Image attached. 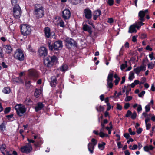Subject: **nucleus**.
<instances>
[{
    "mask_svg": "<svg viewBox=\"0 0 155 155\" xmlns=\"http://www.w3.org/2000/svg\"><path fill=\"white\" fill-rule=\"evenodd\" d=\"M44 10L43 7L40 4H35L34 9V14L37 18H42L44 15Z\"/></svg>",
    "mask_w": 155,
    "mask_h": 155,
    "instance_id": "nucleus-1",
    "label": "nucleus"
},
{
    "mask_svg": "<svg viewBox=\"0 0 155 155\" xmlns=\"http://www.w3.org/2000/svg\"><path fill=\"white\" fill-rule=\"evenodd\" d=\"M48 47L49 49L51 50H53V49L55 50H60L63 47L62 42L61 41H57L54 43L53 45L51 42H49Z\"/></svg>",
    "mask_w": 155,
    "mask_h": 155,
    "instance_id": "nucleus-2",
    "label": "nucleus"
},
{
    "mask_svg": "<svg viewBox=\"0 0 155 155\" xmlns=\"http://www.w3.org/2000/svg\"><path fill=\"white\" fill-rule=\"evenodd\" d=\"M143 24H144V23H143L142 22H139V21H137L130 26L128 32L131 33H136L137 31L136 28H137V29H139L140 28Z\"/></svg>",
    "mask_w": 155,
    "mask_h": 155,
    "instance_id": "nucleus-3",
    "label": "nucleus"
},
{
    "mask_svg": "<svg viewBox=\"0 0 155 155\" xmlns=\"http://www.w3.org/2000/svg\"><path fill=\"white\" fill-rule=\"evenodd\" d=\"M21 31L23 36H27L30 35L31 29L30 26L27 24H22L21 26Z\"/></svg>",
    "mask_w": 155,
    "mask_h": 155,
    "instance_id": "nucleus-4",
    "label": "nucleus"
},
{
    "mask_svg": "<svg viewBox=\"0 0 155 155\" xmlns=\"http://www.w3.org/2000/svg\"><path fill=\"white\" fill-rule=\"evenodd\" d=\"M57 57L55 56H48L45 58L44 61L45 64L48 67L52 66L56 61Z\"/></svg>",
    "mask_w": 155,
    "mask_h": 155,
    "instance_id": "nucleus-5",
    "label": "nucleus"
},
{
    "mask_svg": "<svg viewBox=\"0 0 155 155\" xmlns=\"http://www.w3.org/2000/svg\"><path fill=\"white\" fill-rule=\"evenodd\" d=\"M17 114L22 116L23 114L26 111V109L25 106L22 104H19L16 105L15 107Z\"/></svg>",
    "mask_w": 155,
    "mask_h": 155,
    "instance_id": "nucleus-6",
    "label": "nucleus"
},
{
    "mask_svg": "<svg viewBox=\"0 0 155 155\" xmlns=\"http://www.w3.org/2000/svg\"><path fill=\"white\" fill-rule=\"evenodd\" d=\"M14 57L16 59L21 61L24 59V55L22 50L17 49L14 52Z\"/></svg>",
    "mask_w": 155,
    "mask_h": 155,
    "instance_id": "nucleus-7",
    "label": "nucleus"
},
{
    "mask_svg": "<svg viewBox=\"0 0 155 155\" xmlns=\"http://www.w3.org/2000/svg\"><path fill=\"white\" fill-rule=\"evenodd\" d=\"M13 15L15 18H19L21 15V10L18 5H16L13 8Z\"/></svg>",
    "mask_w": 155,
    "mask_h": 155,
    "instance_id": "nucleus-8",
    "label": "nucleus"
},
{
    "mask_svg": "<svg viewBox=\"0 0 155 155\" xmlns=\"http://www.w3.org/2000/svg\"><path fill=\"white\" fill-rule=\"evenodd\" d=\"M64 41L66 42V45L68 48H71L72 46H76V43L75 41L71 38L66 37Z\"/></svg>",
    "mask_w": 155,
    "mask_h": 155,
    "instance_id": "nucleus-9",
    "label": "nucleus"
},
{
    "mask_svg": "<svg viewBox=\"0 0 155 155\" xmlns=\"http://www.w3.org/2000/svg\"><path fill=\"white\" fill-rule=\"evenodd\" d=\"M21 150L23 153L27 154L28 153L32 150V146L30 143H27L25 145L22 147L21 148Z\"/></svg>",
    "mask_w": 155,
    "mask_h": 155,
    "instance_id": "nucleus-10",
    "label": "nucleus"
},
{
    "mask_svg": "<svg viewBox=\"0 0 155 155\" xmlns=\"http://www.w3.org/2000/svg\"><path fill=\"white\" fill-rule=\"evenodd\" d=\"M148 13V11L147 9H146L144 11H140L138 13V19L140 21L139 22H142L144 21L145 19L144 17L146 14Z\"/></svg>",
    "mask_w": 155,
    "mask_h": 155,
    "instance_id": "nucleus-11",
    "label": "nucleus"
},
{
    "mask_svg": "<svg viewBox=\"0 0 155 155\" xmlns=\"http://www.w3.org/2000/svg\"><path fill=\"white\" fill-rule=\"evenodd\" d=\"M28 75L29 78L34 79L38 77V73L37 71L34 69H29L28 71Z\"/></svg>",
    "mask_w": 155,
    "mask_h": 155,
    "instance_id": "nucleus-12",
    "label": "nucleus"
},
{
    "mask_svg": "<svg viewBox=\"0 0 155 155\" xmlns=\"http://www.w3.org/2000/svg\"><path fill=\"white\" fill-rule=\"evenodd\" d=\"M113 71H111L109 73L107 79V85L110 88H112L113 87L112 81H113Z\"/></svg>",
    "mask_w": 155,
    "mask_h": 155,
    "instance_id": "nucleus-13",
    "label": "nucleus"
},
{
    "mask_svg": "<svg viewBox=\"0 0 155 155\" xmlns=\"http://www.w3.org/2000/svg\"><path fill=\"white\" fill-rule=\"evenodd\" d=\"M71 12L69 10L64 9L62 12V16L64 20L68 19L71 16Z\"/></svg>",
    "mask_w": 155,
    "mask_h": 155,
    "instance_id": "nucleus-14",
    "label": "nucleus"
},
{
    "mask_svg": "<svg viewBox=\"0 0 155 155\" xmlns=\"http://www.w3.org/2000/svg\"><path fill=\"white\" fill-rule=\"evenodd\" d=\"M39 55L41 56H45L47 55L48 51L46 48L44 47H41L38 50Z\"/></svg>",
    "mask_w": 155,
    "mask_h": 155,
    "instance_id": "nucleus-15",
    "label": "nucleus"
},
{
    "mask_svg": "<svg viewBox=\"0 0 155 155\" xmlns=\"http://www.w3.org/2000/svg\"><path fill=\"white\" fill-rule=\"evenodd\" d=\"M146 65L143 64V65L139 67H138L135 68L134 69L135 72L137 75H138L140 71L144 70H145V68Z\"/></svg>",
    "mask_w": 155,
    "mask_h": 155,
    "instance_id": "nucleus-16",
    "label": "nucleus"
},
{
    "mask_svg": "<svg viewBox=\"0 0 155 155\" xmlns=\"http://www.w3.org/2000/svg\"><path fill=\"white\" fill-rule=\"evenodd\" d=\"M85 17L87 19H90L92 17V12L89 9H85L84 10Z\"/></svg>",
    "mask_w": 155,
    "mask_h": 155,
    "instance_id": "nucleus-17",
    "label": "nucleus"
},
{
    "mask_svg": "<svg viewBox=\"0 0 155 155\" xmlns=\"http://www.w3.org/2000/svg\"><path fill=\"white\" fill-rule=\"evenodd\" d=\"M57 84V80L55 76L51 77V81L50 82V85L51 87H55Z\"/></svg>",
    "mask_w": 155,
    "mask_h": 155,
    "instance_id": "nucleus-18",
    "label": "nucleus"
},
{
    "mask_svg": "<svg viewBox=\"0 0 155 155\" xmlns=\"http://www.w3.org/2000/svg\"><path fill=\"white\" fill-rule=\"evenodd\" d=\"M44 32L45 36L49 38L51 35L50 28L48 27H45L44 29Z\"/></svg>",
    "mask_w": 155,
    "mask_h": 155,
    "instance_id": "nucleus-19",
    "label": "nucleus"
},
{
    "mask_svg": "<svg viewBox=\"0 0 155 155\" xmlns=\"http://www.w3.org/2000/svg\"><path fill=\"white\" fill-rule=\"evenodd\" d=\"M3 48L5 52L7 54H10L12 51L11 47L8 45H3Z\"/></svg>",
    "mask_w": 155,
    "mask_h": 155,
    "instance_id": "nucleus-20",
    "label": "nucleus"
},
{
    "mask_svg": "<svg viewBox=\"0 0 155 155\" xmlns=\"http://www.w3.org/2000/svg\"><path fill=\"white\" fill-rule=\"evenodd\" d=\"M101 11L100 10H97L94 12L93 19L96 20L97 18L99 17L101 14Z\"/></svg>",
    "mask_w": 155,
    "mask_h": 155,
    "instance_id": "nucleus-21",
    "label": "nucleus"
},
{
    "mask_svg": "<svg viewBox=\"0 0 155 155\" xmlns=\"http://www.w3.org/2000/svg\"><path fill=\"white\" fill-rule=\"evenodd\" d=\"M44 106V105L42 102L38 103L37 105L35 107V109L36 111L37 112L38 111L40 110Z\"/></svg>",
    "mask_w": 155,
    "mask_h": 155,
    "instance_id": "nucleus-22",
    "label": "nucleus"
},
{
    "mask_svg": "<svg viewBox=\"0 0 155 155\" xmlns=\"http://www.w3.org/2000/svg\"><path fill=\"white\" fill-rule=\"evenodd\" d=\"M94 146L92 143H89L88 144V150L91 153H93V150L94 149Z\"/></svg>",
    "mask_w": 155,
    "mask_h": 155,
    "instance_id": "nucleus-23",
    "label": "nucleus"
},
{
    "mask_svg": "<svg viewBox=\"0 0 155 155\" xmlns=\"http://www.w3.org/2000/svg\"><path fill=\"white\" fill-rule=\"evenodd\" d=\"M83 29L85 31H88L89 33H91V28L87 25H85L83 27Z\"/></svg>",
    "mask_w": 155,
    "mask_h": 155,
    "instance_id": "nucleus-24",
    "label": "nucleus"
},
{
    "mask_svg": "<svg viewBox=\"0 0 155 155\" xmlns=\"http://www.w3.org/2000/svg\"><path fill=\"white\" fill-rule=\"evenodd\" d=\"M154 148L155 147L151 145H150L149 146H146L144 147V150L145 151L148 152L150 150H153Z\"/></svg>",
    "mask_w": 155,
    "mask_h": 155,
    "instance_id": "nucleus-25",
    "label": "nucleus"
},
{
    "mask_svg": "<svg viewBox=\"0 0 155 155\" xmlns=\"http://www.w3.org/2000/svg\"><path fill=\"white\" fill-rule=\"evenodd\" d=\"M41 92L42 91L41 90L37 89H35L34 93L35 96L36 97H38L41 94Z\"/></svg>",
    "mask_w": 155,
    "mask_h": 155,
    "instance_id": "nucleus-26",
    "label": "nucleus"
},
{
    "mask_svg": "<svg viewBox=\"0 0 155 155\" xmlns=\"http://www.w3.org/2000/svg\"><path fill=\"white\" fill-rule=\"evenodd\" d=\"M25 103L27 105H31L33 104V102L29 98H27L25 101Z\"/></svg>",
    "mask_w": 155,
    "mask_h": 155,
    "instance_id": "nucleus-27",
    "label": "nucleus"
},
{
    "mask_svg": "<svg viewBox=\"0 0 155 155\" xmlns=\"http://www.w3.org/2000/svg\"><path fill=\"white\" fill-rule=\"evenodd\" d=\"M96 109L98 112H102L104 110V108L103 106L98 105L96 107Z\"/></svg>",
    "mask_w": 155,
    "mask_h": 155,
    "instance_id": "nucleus-28",
    "label": "nucleus"
},
{
    "mask_svg": "<svg viewBox=\"0 0 155 155\" xmlns=\"http://www.w3.org/2000/svg\"><path fill=\"white\" fill-rule=\"evenodd\" d=\"M68 1L73 5H77L80 2V0H68Z\"/></svg>",
    "mask_w": 155,
    "mask_h": 155,
    "instance_id": "nucleus-29",
    "label": "nucleus"
},
{
    "mask_svg": "<svg viewBox=\"0 0 155 155\" xmlns=\"http://www.w3.org/2000/svg\"><path fill=\"white\" fill-rule=\"evenodd\" d=\"M2 92L5 94H8L11 92L10 88L8 87H4L2 90Z\"/></svg>",
    "mask_w": 155,
    "mask_h": 155,
    "instance_id": "nucleus-30",
    "label": "nucleus"
},
{
    "mask_svg": "<svg viewBox=\"0 0 155 155\" xmlns=\"http://www.w3.org/2000/svg\"><path fill=\"white\" fill-rule=\"evenodd\" d=\"M6 147V146L5 144H3L0 147V150H1L2 153H5V152L7 151L5 150Z\"/></svg>",
    "mask_w": 155,
    "mask_h": 155,
    "instance_id": "nucleus-31",
    "label": "nucleus"
},
{
    "mask_svg": "<svg viewBox=\"0 0 155 155\" xmlns=\"http://www.w3.org/2000/svg\"><path fill=\"white\" fill-rule=\"evenodd\" d=\"M105 145V143L104 142H102L101 143H99L98 144V147L101 150H103L104 148V146Z\"/></svg>",
    "mask_w": 155,
    "mask_h": 155,
    "instance_id": "nucleus-32",
    "label": "nucleus"
},
{
    "mask_svg": "<svg viewBox=\"0 0 155 155\" xmlns=\"http://www.w3.org/2000/svg\"><path fill=\"white\" fill-rule=\"evenodd\" d=\"M68 69V66L66 64H64L61 66L60 69L62 71H65L67 70Z\"/></svg>",
    "mask_w": 155,
    "mask_h": 155,
    "instance_id": "nucleus-33",
    "label": "nucleus"
},
{
    "mask_svg": "<svg viewBox=\"0 0 155 155\" xmlns=\"http://www.w3.org/2000/svg\"><path fill=\"white\" fill-rule=\"evenodd\" d=\"M135 78L134 73L133 72L131 71L129 74V79L130 80H133Z\"/></svg>",
    "mask_w": 155,
    "mask_h": 155,
    "instance_id": "nucleus-34",
    "label": "nucleus"
},
{
    "mask_svg": "<svg viewBox=\"0 0 155 155\" xmlns=\"http://www.w3.org/2000/svg\"><path fill=\"white\" fill-rule=\"evenodd\" d=\"M15 81L17 83H23V80L20 77H18L16 78H15Z\"/></svg>",
    "mask_w": 155,
    "mask_h": 155,
    "instance_id": "nucleus-35",
    "label": "nucleus"
},
{
    "mask_svg": "<svg viewBox=\"0 0 155 155\" xmlns=\"http://www.w3.org/2000/svg\"><path fill=\"white\" fill-rule=\"evenodd\" d=\"M58 25H59L61 27H64L65 26V25L63 21L60 19L59 20V23Z\"/></svg>",
    "mask_w": 155,
    "mask_h": 155,
    "instance_id": "nucleus-36",
    "label": "nucleus"
},
{
    "mask_svg": "<svg viewBox=\"0 0 155 155\" xmlns=\"http://www.w3.org/2000/svg\"><path fill=\"white\" fill-rule=\"evenodd\" d=\"M150 103H149L148 105H146L145 107V109L146 112H148L150 109Z\"/></svg>",
    "mask_w": 155,
    "mask_h": 155,
    "instance_id": "nucleus-37",
    "label": "nucleus"
},
{
    "mask_svg": "<svg viewBox=\"0 0 155 155\" xmlns=\"http://www.w3.org/2000/svg\"><path fill=\"white\" fill-rule=\"evenodd\" d=\"M99 135L102 138L104 137L105 136H108V135L107 134H105L103 132H100L99 133Z\"/></svg>",
    "mask_w": 155,
    "mask_h": 155,
    "instance_id": "nucleus-38",
    "label": "nucleus"
},
{
    "mask_svg": "<svg viewBox=\"0 0 155 155\" xmlns=\"http://www.w3.org/2000/svg\"><path fill=\"white\" fill-rule=\"evenodd\" d=\"M154 66V64H153V63L151 62L150 63L148 64V68H150V69H152L153 68Z\"/></svg>",
    "mask_w": 155,
    "mask_h": 155,
    "instance_id": "nucleus-39",
    "label": "nucleus"
},
{
    "mask_svg": "<svg viewBox=\"0 0 155 155\" xmlns=\"http://www.w3.org/2000/svg\"><path fill=\"white\" fill-rule=\"evenodd\" d=\"M127 97L125 99V101H130L132 99V97L131 96H126Z\"/></svg>",
    "mask_w": 155,
    "mask_h": 155,
    "instance_id": "nucleus-40",
    "label": "nucleus"
},
{
    "mask_svg": "<svg viewBox=\"0 0 155 155\" xmlns=\"http://www.w3.org/2000/svg\"><path fill=\"white\" fill-rule=\"evenodd\" d=\"M17 0H11V3L12 5L14 6H15L16 5H18L17 4Z\"/></svg>",
    "mask_w": 155,
    "mask_h": 155,
    "instance_id": "nucleus-41",
    "label": "nucleus"
},
{
    "mask_svg": "<svg viewBox=\"0 0 155 155\" xmlns=\"http://www.w3.org/2000/svg\"><path fill=\"white\" fill-rule=\"evenodd\" d=\"M91 142L92 143L94 146H95L97 144V141L94 138H92L91 139Z\"/></svg>",
    "mask_w": 155,
    "mask_h": 155,
    "instance_id": "nucleus-42",
    "label": "nucleus"
},
{
    "mask_svg": "<svg viewBox=\"0 0 155 155\" xmlns=\"http://www.w3.org/2000/svg\"><path fill=\"white\" fill-rule=\"evenodd\" d=\"M11 110V108L10 107H8L5 109L4 110V113L5 114H7L8 112H9Z\"/></svg>",
    "mask_w": 155,
    "mask_h": 155,
    "instance_id": "nucleus-43",
    "label": "nucleus"
},
{
    "mask_svg": "<svg viewBox=\"0 0 155 155\" xmlns=\"http://www.w3.org/2000/svg\"><path fill=\"white\" fill-rule=\"evenodd\" d=\"M117 107L116 108L117 109L119 110H121L122 109V106L120 105L119 103H117Z\"/></svg>",
    "mask_w": 155,
    "mask_h": 155,
    "instance_id": "nucleus-44",
    "label": "nucleus"
},
{
    "mask_svg": "<svg viewBox=\"0 0 155 155\" xmlns=\"http://www.w3.org/2000/svg\"><path fill=\"white\" fill-rule=\"evenodd\" d=\"M136 113L135 112H134L131 115V118L133 119H134L136 118Z\"/></svg>",
    "mask_w": 155,
    "mask_h": 155,
    "instance_id": "nucleus-45",
    "label": "nucleus"
},
{
    "mask_svg": "<svg viewBox=\"0 0 155 155\" xmlns=\"http://www.w3.org/2000/svg\"><path fill=\"white\" fill-rule=\"evenodd\" d=\"M107 3L110 6H112L114 4V0H108Z\"/></svg>",
    "mask_w": 155,
    "mask_h": 155,
    "instance_id": "nucleus-46",
    "label": "nucleus"
},
{
    "mask_svg": "<svg viewBox=\"0 0 155 155\" xmlns=\"http://www.w3.org/2000/svg\"><path fill=\"white\" fill-rule=\"evenodd\" d=\"M145 93V92L144 91H143L140 93L138 94V96L139 97H142L144 95Z\"/></svg>",
    "mask_w": 155,
    "mask_h": 155,
    "instance_id": "nucleus-47",
    "label": "nucleus"
},
{
    "mask_svg": "<svg viewBox=\"0 0 155 155\" xmlns=\"http://www.w3.org/2000/svg\"><path fill=\"white\" fill-rule=\"evenodd\" d=\"M0 57L3 58L4 57V54H3L2 50L1 48L0 47Z\"/></svg>",
    "mask_w": 155,
    "mask_h": 155,
    "instance_id": "nucleus-48",
    "label": "nucleus"
},
{
    "mask_svg": "<svg viewBox=\"0 0 155 155\" xmlns=\"http://www.w3.org/2000/svg\"><path fill=\"white\" fill-rule=\"evenodd\" d=\"M127 67V64H121L120 66V68L121 70H123L126 67Z\"/></svg>",
    "mask_w": 155,
    "mask_h": 155,
    "instance_id": "nucleus-49",
    "label": "nucleus"
},
{
    "mask_svg": "<svg viewBox=\"0 0 155 155\" xmlns=\"http://www.w3.org/2000/svg\"><path fill=\"white\" fill-rule=\"evenodd\" d=\"M132 114V113L129 110H128L126 115H125V116L127 117H129Z\"/></svg>",
    "mask_w": 155,
    "mask_h": 155,
    "instance_id": "nucleus-50",
    "label": "nucleus"
},
{
    "mask_svg": "<svg viewBox=\"0 0 155 155\" xmlns=\"http://www.w3.org/2000/svg\"><path fill=\"white\" fill-rule=\"evenodd\" d=\"M151 124L150 123L146 124V129L148 130L151 127Z\"/></svg>",
    "mask_w": 155,
    "mask_h": 155,
    "instance_id": "nucleus-51",
    "label": "nucleus"
},
{
    "mask_svg": "<svg viewBox=\"0 0 155 155\" xmlns=\"http://www.w3.org/2000/svg\"><path fill=\"white\" fill-rule=\"evenodd\" d=\"M142 110V107L141 105H139L137 107V110L138 112L141 111Z\"/></svg>",
    "mask_w": 155,
    "mask_h": 155,
    "instance_id": "nucleus-52",
    "label": "nucleus"
},
{
    "mask_svg": "<svg viewBox=\"0 0 155 155\" xmlns=\"http://www.w3.org/2000/svg\"><path fill=\"white\" fill-rule=\"evenodd\" d=\"M5 128V126L4 124H2L0 125V129L2 130H3Z\"/></svg>",
    "mask_w": 155,
    "mask_h": 155,
    "instance_id": "nucleus-53",
    "label": "nucleus"
},
{
    "mask_svg": "<svg viewBox=\"0 0 155 155\" xmlns=\"http://www.w3.org/2000/svg\"><path fill=\"white\" fill-rule=\"evenodd\" d=\"M120 80V78H118L116 79V80L114 81L115 84V85H117L119 81Z\"/></svg>",
    "mask_w": 155,
    "mask_h": 155,
    "instance_id": "nucleus-54",
    "label": "nucleus"
},
{
    "mask_svg": "<svg viewBox=\"0 0 155 155\" xmlns=\"http://www.w3.org/2000/svg\"><path fill=\"white\" fill-rule=\"evenodd\" d=\"M13 114H11L10 115H7L6 116V117H7V118L8 119V120H11V119L13 117Z\"/></svg>",
    "mask_w": 155,
    "mask_h": 155,
    "instance_id": "nucleus-55",
    "label": "nucleus"
},
{
    "mask_svg": "<svg viewBox=\"0 0 155 155\" xmlns=\"http://www.w3.org/2000/svg\"><path fill=\"white\" fill-rule=\"evenodd\" d=\"M40 143L38 142H37L34 144V145L36 147H40Z\"/></svg>",
    "mask_w": 155,
    "mask_h": 155,
    "instance_id": "nucleus-56",
    "label": "nucleus"
},
{
    "mask_svg": "<svg viewBox=\"0 0 155 155\" xmlns=\"http://www.w3.org/2000/svg\"><path fill=\"white\" fill-rule=\"evenodd\" d=\"M114 20L112 18H110L108 19L107 22L109 23H111L113 22Z\"/></svg>",
    "mask_w": 155,
    "mask_h": 155,
    "instance_id": "nucleus-57",
    "label": "nucleus"
},
{
    "mask_svg": "<svg viewBox=\"0 0 155 155\" xmlns=\"http://www.w3.org/2000/svg\"><path fill=\"white\" fill-rule=\"evenodd\" d=\"M130 106V104L129 103H126L124 106V108L125 109H128Z\"/></svg>",
    "mask_w": 155,
    "mask_h": 155,
    "instance_id": "nucleus-58",
    "label": "nucleus"
},
{
    "mask_svg": "<svg viewBox=\"0 0 155 155\" xmlns=\"http://www.w3.org/2000/svg\"><path fill=\"white\" fill-rule=\"evenodd\" d=\"M124 136L125 137L126 139H128L130 137V135L128 133H126L124 134Z\"/></svg>",
    "mask_w": 155,
    "mask_h": 155,
    "instance_id": "nucleus-59",
    "label": "nucleus"
},
{
    "mask_svg": "<svg viewBox=\"0 0 155 155\" xmlns=\"http://www.w3.org/2000/svg\"><path fill=\"white\" fill-rule=\"evenodd\" d=\"M137 36H134L132 37V41L133 42H135L137 41Z\"/></svg>",
    "mask_w": 155,
    "mask_h": 155,
    "instance_id": "nucleus-60",
    "label": "nucleus"
},
{
    "mask_svg": "<svg viewBox=\"0 0 155 155\" xmlns=\"http://www.w3.org/2000/svg\"><path fill=\"white\" fill-rule=\"evenodd\" d=\"M107 106L108 107L107 110V111H108L111 108V106L109 103H107Z\"/></svg>",
    "mask_w": 155,
    "mask_h": 155,
    "instance_id": "nucleus-61",
    "label": "nucleus"
},
{
    "mask_svg": "<svg viewBox=\"0 0 155 155\" xmlns=\"http://www.w3.org/2000/svg\"><path fill=\"white\" fill-rule=\"evenodd\" d=\"M138 148V146L136 144H134L131 150H135L137 149Z\"/></svg>",
    "mask_w": 155,
    "mask_h": 155,
    "instance_id": "nucleus-62",
    "label": "nucleus"
},
{
    "mask_svg": "<svg viewBox=\"0 0 155 155\" xmlns=\"http://www.w3.org/2000/svg\"><path fill=\"white\" fill-rule=\"evenodd\" d=\"M142 130V129L141 128H139L137 129V132L138 134H140L141 133Z\"/></svg>",
    "mask_w": 155,
    "mask_h": 155,
    "instance_id": "nucleus-63",
    "label": "nucleus"
},
{
    "mask_svg": "<svg viewBox=\"0 0 155 155\" xmlns=\"http://www.w3.org/2000/svg\"><path fill=\"white\" fill-rule=\"evenodd\" d=\"M124 153L125 155H130V153L129 151L128 150H126L124 151Z\"/></svg>",
    "mask_w": 155,
    "mask_h": 155,
    "instance_id": "nucleus-64",
    "label": "nucleus"
}]
</instances>
